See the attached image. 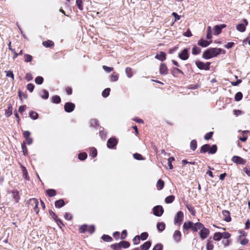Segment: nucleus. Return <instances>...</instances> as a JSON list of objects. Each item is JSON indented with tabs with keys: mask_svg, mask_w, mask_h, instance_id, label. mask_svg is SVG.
Masks as SVG:
<instances>
[{
	"mask_svg": "<svg viewBox=\"0 0 250 250\" xmlns=\"http://www.w3.org/2000/svg\"><path fill=\"white\" fill-rule=\"evenodd\" d=\"M221 48H211L205 51L202 55V57L206 60L217 56L221 52Z\"/></svg>",
	"mask_w": 250,
	"mask_h": 250,
	"instance_id": "1",
	"label": "nucleus"
},
{
	"mask_svg": "<svg viewBox=\"0 0 250 250\" xmlns=\"http://www.w3.org/2000/svg\"><path fill=\"white\" fill-rule=\"evenodd\" d=\"M195 64L199 69L208 70L209 69L210 62H207V63H204L202 62L197 61L195 62Z\"/></svg>",
	"mask_w": 250,
	"mask_h": 250,
	"instance_id": "2",
	"label": "nucleus"
},
{
	"mask_svg": "<svg viewBox=\"0 0 250 250\" xmlns=\"http://www.w3.org/2000/svg\"><path fill=\"white\" fill-rule=\"evenodd\" d=\"M184 219V214L181 211H179L174 217V224L181 225Z\"/></svg>",
	"mask_w": 250,
	"mask_h": 250,
	"instance_id": "3",
	"label": "nucleus"
},
{
	"mask_svg": "<svg viewBox=\"0 0 250 250\" xmlns=\"http://www.w3.org/2000/svg\"><path fill=\"white\" fill-rule=\"evenodd\" d=\"M153 214L156 216H161L164 213V209L161 206H156L153 208Z\"/></svg>",
	"mask_w": 250,
	"mask_h": 250,
	"instance_id": "4",
	"label": "nucleus"
},
{
	"mask_svg": "<svg viewBox=\"0 0 250 250\" xmlns=\"http://www.w3.org/2000/svg\"><path fill=\"white\" fill-rule=\"evenodd\" d=\"M248 22L246 19L243 20V23H239L236 25V29L241 32H244L246 30V26L248 25Z\"/></svg>",
	"mask_w": 250,
	"mask_h": 250,
	"instance_id": "5",
	"label": "nucleus"
},
{
	"mask_svg": "<svg viewBox=\"0 0 250 250\" xmlns=\"http://www.w3.org/2000/svg\"><path fill=\"white\" fill-rule=\"evenodd\" d=\"M29 204L30 206L33 207L34 210L37 213H38L39 210L38 208L39 202L37 199L35 198L30 199L29 201Z\"/></svg>",
	"mask_w": 250,
	"mask_h": 250,
	"instance_id": "6",
	"label": "nucleus"
},
{
	"mask_svg": "<svg viewBox=\"0 0 250 250\" xmlns=\"http://www.w3.org/2000/svg\"><path fill=\"white\" fill-rule=\"evenodd\" d=\"M231 161L238 165H244L246 163V161L245 159L238 156H233L231 158Z\"/></svg>",
	"mask_w": 250,
	"mask_h": 250,
	"instance_id": "7",
	"label": "nucleus"
},
{
	"mask_svg": "<svg viewBox=\"0 0 250 250\" xmlns=\"http://www.w3.org/2000/svg\"><path fill=\"white\" fill-rule=\"evenodd\" d=\"M118 143V141L115 138H110L107 142V146L109 148H113Z\"/></svg>",
	"mask_w": 250,
	"mask_h": 250,
	"instance_id": "8",
	"label": "nucleus"
},
{
	"mask_svg": "<svg viewBox=\"0 0 250 250\" xmlns=\"http://www.w3.org/2000/svg\"><path fill=\"white\" fill-rule=\"evenodd\" d=\"M209 233V229L203 226L200 231V236L202 239H205L208 237Z\"/></svg>",
	"mask_w": 250,
	"mask_h": 250,
	"instance_id": "9",
	"label": "nucleus"
},
{
	"mask_svg": "<svg viewBox=\"0 0 250 250\" xmlns=\"http://www.w3.org/2000/svg\"><path fill=\"white\" fill-rule=\"evenodd\" d=\"M179 57L182 60H186L188 57V49L185 48L179 54Z\"/></svg>",
	"mask_w": 250,
	"mask_h": 250,
	"instance_id": "10",
	"label": "nucleus"
},
{
	"mask_svg": "<svg viewBox=\"0 0 250 250\" xmlns=\"http://www.w3.org/2000/svg\"><path fill=\"white\" fill-rule=\"evenodd\" d=\"M75 107V105L74 104L68 102L64 104V108L66 112H71L74 110Z\"/></svg>",
	"mask_w": 250,
	"mask_h": 250,
	"instance_id": "11",
	"label": "nucleus"
},
{
	"mask_svg": "<svg viewBox=\"0 0 250 250\" xmlns=\"http://www.w3.org/2000/svg\"><path fill=\"white\" fill-rule=\"evenodd\" d=\"M226 27V25L224 24L215 25L213 28L214 34L215 35H219L221 33L222 29Z\"/></svg>",
	"mask_w": 250,
	"mask_h": 250,
	"instance_id": "12",
	"label": "nucleus"
},
{
	"mask_svg": "<svg viewBox=\"0 0 250 250\" xmlns=\"http://www.w3.org/2000/svg\"><path fill=\"white\" fill-rule=\"evenodd\" d=\"M181 232L179 230H176L173 234V239L175 242L178 243L181 241Z\"/></svg>",
	"mask_w": 250,
	"mask_h": 250,
	"instance_id": "13",
	"label": "nucleus"
},
{
	"mask_svg": "<svg viewBox=\"0 0 250 250\" xmlns=\"http://www.w3.org/2000/svg\"><path fill=\"white\" fill-rule=\"evenodd\" d=\"M193 222L191 221H188V222H185L183 226V229L184 232H186L188 233L189 229H192Z\"/></svg>",
	"mask_w": 250,
	"mask_h": 250,
	"instance_id": "14",
	"label": "nucleus"
},
{
	"mask_svg": "<svg viewBox=\"0 0 250 250\" xmlns=\"http://www.w3.org/2000/svg\"><path fill=\"white\" fill-rule=\"evenodd\" d=\"M160 73L161 74L166 75L168 73V69L166 64L161 63L159 67Z\"/></svg>",
	"mask_w": 250,
	"mask_h": 250,
	"instance_id": "15",
	"label": "nucleus"
},
{
	"mask_svg": "<svg viewBox=\"0 0 250 250\" xmlns=\"http://www.w3.org/2000/svg\"><path fill=\"white\" fill-rule=\"evenodd\" d=\"M222 214L224 216V219L227 222H229L231 218L230 216V212L227 210H223L222 211Z\"/></svg>",
	"mask_w": 250,
	"mask_h": 250,
	"instance_id": "16",
	"label": "nucleus"
},
{
	"mask_svg": "<svg viewBox=\"0 0 250 250\" xmlns=\"http://www.w3.org/2000/svg\"><path fill=\"white\" fill-rule=\"evenodd\" d=\"M203 225L200 222H197L195 224L193 223L192 230L194 232L197 231L199 229L201 230V229L203 228Z\"/></svg>",
	"mask_w": 250,
	"mask_h": 250,
	"instance_id": "17",
	"label": "nucleus"
},
{
	"mask_svg": "<svg viewBox=\"0 0 250 250\" xmlns=\"http://www.w3.org/2000/svg\"><path fill=\"white\" fill-rule=\"evenodd\" d=\"M211 42V41H208L203 39H200L198 42V45L203 47H206L208 46Z\"/></svg>",
	"mask_w": 250,
	"mask_h": 250,
	"instance_id": "18",
	"label": "nucleus"
},
{
	"mask_svg": "<svg viewBox=\"0 0 250 250\" xmlns=\"http://www.w3.org/2000/svg\"><path fill=\"white\" fill-rule=\"evenodd\" d=\"M155 59L164 61L166 59V53L164 52H160L159 54H157L155 56Z\"/></svg>",
	"mask_w": 250,
	"mask_h": 250,
	"instance_id": "19",
	"label": "nucleus"
},
{
	"mask_svg": "<svg viewBox=\"0 0 250 250\" xmlns=\"http://www.w3.org/2000/svg\"><path fill=\"white\" fill-rule=\"evenodd\" d=\"M151 243L150 241H146L141 246V249L142 250H148L150 247Z\"/></svg>",
	"mask_w": 250,
	"mask_h": 250,
	"instance_id": "20",
	"label": "nucleus"
},
{
	"mask_svg": "<svg viewBox=\"0 0 250 250\" xmlns=\"http://www.w3.org/2000/svg\"><path fill=\"white\" fill-rule=\"evenodd\" d=\"M172 75L174 77H177L178 73H181L182 74H184V73L182 71H181L180 69L174 67L171 70V72Z\"/></svg>",
	"mask_w": 250,
	"mask_h": 250,
	"instance_id": "21",
	"label": "nucleus"
},
{
	"mask_svg": "<svg viewBox=\"0 0 250 250\" xmlns=\"http://www.w3.org/2000/svg\"><path fill=\"white\" fill-rule=\"evenodd\" d=\"M165 228H166V225L164 222L157 223V229H158V230L159 231L162 232L165 229Z\"/></svg>",
	"mask_w": 250,
	"mask_h": 250,
	"instance_id": "22",
	"label": "nucleus"
},
{
	"mask_svg": "<svg viewBox=\"0 0 250 250\" xmlns=\"http://www.w3.org/2000/svg\"><path fill=\"white\" fill-rule=\"evenodd\" d=\"M210 148V145L208 144H206L203 145L200 150V153H204L207 152L209 153V148Z\"/></svg>",
	"mask_w": 250,
	"mask_h": 250,
	"instance_id": "23",
	"label": "nucleus"
},
{
	"mask_svg": "<svg viewBox=\"0 0 250 250\" xmlns=\"http://www.w3.org/2000/svg\"><path fill=\"white\" fill-rule=\"evenodd\" d=\"M164 182L162 180L159 179L156 184L157 189L159 190L162 189L164 187Z\"/></svg>",
	"mask_w": 250,
	"mask_h": 250,
	"instance_id": "24",
	"label": "nucleus"
},
{
	"mask_svg": "<svg viewBox=\"0 0 250 250\" xmlns=\"http://www.w3.org/2000/svg\"><path fill=\"white\" fill-rule=\"evenodd\" d=\"M64 204V202L62 199L57 200L55 202V207L57 208H60L63 207Z\"/></svg>",
	"mask_w": 250,
	"mask_h": 250,
	"instance_id": "25",
	"label": "nucleus"
},
{
	"mask_svg": "<svg viewBox=\"0 0 250 250\" xmlns=\"http://www.w3.org/2000/svg\"><path fill=\"white\" fill-rule=\"evenodd\" d=\"M21 168L22 169V172H23V177L24 179H25L27 180H29V177L28 176V172H27V170H26V168L22 165H21Z\"/></svg>",
	"mask_w": 250,
	"mask_h": 250,
	"instance_id": "26",
	"label": "nucleus"
},
{
	"mask_svg": "<svg viewBox=\"0 0 250 250\" xmlns=\"http://www.w3.org/2000/svg\"><path fill=\"white\" fill-rule=\"evenodd\" d=\"M12 114V107L11 104H8V108L5 110V115L6 117H9Z\"/></svg>",
	"mask_w": 250,
	"mask_h": 250,
	"instance_id": "27",
	"label": "nucleus"
},
{
	"mask_svg": "<svg viewBox=\"0 0 250 250\" xmlns=\"http://www.w3.org/2000/svg\"><path fill=\"white\" fill-rule=\"evenodd\" d=\"M46 192L49 197H53L56 194V191L54 189H47Z\"/></svg>",
	"mask_w": 250,
	"mask_h": 250,
	"instance_id": "28",
	"label": "nucleus"
},
{
	"mask_svg": "<svg viewBox=\"0 0 250 250\" xmlns=\"http://www.w3.org/2000/svg\"><path fill=\"white\" fill-rule=\"evenodd\" d=\"M175 199L174 195H169L165 198V202L167 204H170L173 202Z\"/></svg>",
	"mask_w": 250,
	"mask_h": 250,
	"instance_id": "29",
	"label": "nucleus"
},
{
	"mask_svg": "<svg viewBox=\"0 0 250 250\" xmlns=\"http://www.w3.org/2000/svg\"><path fill=\"white\" fill-rule=\"evenodd\" d=\"M120 248L123 247L124 248H127L129 247L130 244L127 241H122L119 242Z\"/></svg>",
	"mask_w": 250,
	"mask_h": 250,
	"instance_id": "30",
	"label": "nucleus"
},
{
	"mask_svg": "<svg viewBox=\"0 0 250 250\" xmlns=\"http://www.w3.org/2000/svg\"><path fill=\"white\" fill-rule=\"evenodd\" d=\"M42 44L46 47H49L54 45V42L52 41L48 40L47 41L43 42Z\"/></svg>",
	"mask_w": 250,
	"mask_h": 250,
	"instance_id": "31",
	"label": "nucleus"
},
{
	"mask_svg": "<svg viewBox=\"0 0 250 250\" xmlns=\"http://www.w3.org/2000/svg\"><path fill=\"white\" fill-rule=\"evenodd\" d=\"M13 196L14 201L17 203L18 202L19 200L20 199V196L19 195V192L17 190L13 191Z\"/></svg>",
	"mask_w": 250,
	"mask_h": 250,
	"instance_id": "32",
	"label": "nucleus"
},
{
	"mask_svg": "<svg viewBox=\"0 0 250 250\" xmlns=\"http://www.w3.org/2000/svg\"><path fill=\"white\" fill-rule=\"evenodd\" d=\"M201 52V49L197 46H194L192 49V53L193 55L199 54Z\"/></svg>",
	"mask_w": 250,
	"mask_h": 250,
	"instance_id": "33",
	"label": "nucleus"
},
{
	"mask_svg": "<svg viewBox=\"0 0 250 250\" xmlns=\"http://www.w3.org/2000/svg\"><path fill=\"white\" fill-rule=\"evenodd\" d=\"M190 149L192 150H195L197 148V142L195 140H193L191 141L190 144Z\"/></svg>",
	"mask_w": 250,
	"mask_h": 250,
	"instance_id": "34",
	"label": "nucleus"
},
{
	"mask_svg": "<svg viewBox=\"0 0 250 250\" xmlns=\"http://www.w3.org/2000/svg\"><path fill=\"white\" fill-rule=\"evenodd\" d=\"M52 101L55 104H59L61 102V98L58 95L54 96L52 97Z\"/></svg>",
	"mask_w": 250,
	"mask_h": 250,
	"instance_id": "35",
	"label": "nucleus"
},
{
	"mask_svg": "<svg viewBox=\"0 0 250 250\" xmlns=\"http://www.w3.org/2000/svg\"><path fill=\"white\" fill-rule=\"evenodd\" d=\"M217 149V147L216 145H212L211 147L210 146V148H209V154H214L216 153Z\"/></svg>",
	"mask_w": 250,
	"mask_h": 250,
	"instance_id": "36",
	"label": "nucleus"
},
{
	"mask_svg": "<svg viewBox=\"0 0 250 250\" xmlns=\"http://www.w3.org/2000/svg\"><path fill=\"white\" fill-rule=\"evenodd\" d=\"M222 238L221 232H215L213 235V239L215 241H219Z\"/></svg>",
	"mask_w": 250,
	"mask_h": 250,
	"instance_id": "37",
	"label": "nucleus"
},
{
	"mask_svg": "<svg viewBox=\"0 0 250 250\" xmlns=\"http://www.w3.org/2000/svg\"><path fill=\"white\" fill-rule=\"evenodd\" d=\"M29 117L33 120H36L38 118V114L35 111H31L29 113Z\"/></svg>",
	"mask_w": 250,
	"mask_h": 250,
	"instance_id": "38",
	"label": "nucleus"
},
{
	"mask_svg": "<svg viewBox=\"0 0 250 250\" xmlns=\"http://www.w3.org/2000/svg\"><path fill=\"white\" fill-rule=\"evenodd\" d=\"M243 97V94L241 92H238L235 95L234 99L236 101H240Z\"/></svg>",
	"mask_w": 250,
	"mask_h": 250,
	"instance_id": "39",
	"label": "nucleus"
},
{
	"mask_svg": "<svg viewBox=\"0 0 250 250\" xmlns=\"http://www.w3.org/2000/svg\"><path fill=\"white\" fill-rule=\"evenodd\" d=\"M35 82L38 84H41L43 82V78L41 76H38L35 78Z\"/></svg>",
	"mask_w": 250,
	"mask_h": 250,
	"instance_id": "40",
	"label": "nucleus"
},
{
	"mask_svg": "<svg viewBox=\"0 0 250 250\" xmlns=\"http://www.w3.org/2000/svg\"><path fill=\"white\" fill-rule=\"evenodd\" d=\"M186 207L189 211V212L191 213L192 215H195V211L194 209V208L189 205H186Z\"/></svg>",
	"mask_w": 250,
	"mask_h": 250,
	"instance_id": "41",
	"label": "nucleus"
},
{
	"mask_svg": "<svg viewBox=\"0 0 250 250\" xmlns=\"http://www.w3.org/2000/svg\"><path fill=\"white\" fill-rule=\"evenodd\" d=\"M102 239L105 242H110L112 240L111 237L108 235L104 234L102 237Z\"/></svg>",
	"mask_w": 250,
	"mask_h": 250,
	"instance_id": "42",
	"label": "nucleus"
},
{
	"mask_svg": "<svg viewBox=\"0 0 250 250\" xmlns=\"http://www.w3.org/2000/svg\"><path fill=\"white\" fill-rule=\"evenodd\" d=\"M125 73L127 76L128 78H131L133 76V74L132 72V69L130 67H126L125 69Z\"/></svg>",
	"mask_w": 250,
	"mask_h": 250,
	"instance_id": "43",
	"label": "nucleus"
},
{
	"mask_svg": "<svg viewBox=\"0 0 250 250\" xmlns=\"http://www.w3.org/2000/svg\"><path fill=\"white\" fill-rule=\"evenodd\" d=\"M213 248L214 246L213 245L212 242L208 241L206 246L207 250H213Z\"/></svg>",
	"mask_w": 250,
	"mask_h": 250,
	"instance_id": "44",
	"label": "nucleus"
},
{
	"mask_svg": "<svg viewBox=\"0 0 250 250\" xmlns=\"http://www.w3.org/2000/svg\"><path fill=\"white\" fill-rule=\"evenodd\" d=\"M141 238L139 235H136L133 239V242L134 245H138L140 242Z\"/></svg>",
	"mask_w": 250,
	"mask_h": 250,
	"instance_id": "45",
	"label": "nucleus"
},
{
	"mask_svg": "<svg viewBox=\"0 0 250 250\" xmlns=\"http://www.w3.org/2000/svg\"><path fill=\"white\" fill-rule=\"evenodd\" d=\"M87 155L85 152L81 153L79 155V159L82 161L86 159Z\"/></svg>",
	"mask_w": 250,
	"mask_h": 250,
	"instance_id": "46",
	"label": "nucleus"
},
{
	"mask_svg": "<svg viewBox=\"0 0 250 250\" xmlns=\"http://www.w3.org/2000/svg\"><path fill=\"white\" fill-rule=\"evenodd\" d=\"M110 89L109 88H107L105 89L102 92V96L104 97H107L110 93Z\"/></svg>",
	"mask_w": 250,
	"mask_h": 250,
	"instance_id": "47",
	"label": "nucleus"
},
{
	"mask_svg": "<svg viewBox=\"0 0 250 250\" xmlns=\"http://www.w3.org/2000/svg\"><path fill=\"white\" fill-rule=\"evenodd\" d=\"M133 157L134 159L138 160H144V158L143 157L142 155L137 153H134L133 154Z\"/></svg>",
	"mask_w": 250,
	"mask_h": 250,
	"instance_id": "48",
	"label": "nucleus"
},
{
	"mask_svg": "<svg viewBox=\"0 0 250 250\" xmlns=\"http://www.w3.org/2000/svg\"><path fill=\"white\" fill-rule=\"evenodd\" d=\"M140 236L141 239H142V240H145L147 238V237L148 236V234L147 232H143L141 233V234Z\"/></svg>",
	"mask_w": 250,
	"mask_h": 250,
	"instance_id": "49",
	"label": "nucleus"
},
{
	"mask_svg": "<svg viewBox=\"0 0 250 250\" xmlns=\"http://www.w3.org/2000/svg\"><path fill=\"white\" fill-rule=\"evenodd\" d=\"M111 248L114 250H120L121 248L119 243L112 245Z\"/></svg>",
	"mask_w": 250,
	"mask_h": 250,
	"instance_id": "50",
	"label": "nucleus"
},
{
	"mask_svg": "<svg viewBox=\"0 0 250 250\" xmlns=\"http://www.w3.org/2000/svg\"><path fill=\"white\" fill-rule=\"evenodd\" d=\"M43 95H42V98L44 99H47L49 97V93L46 90H43L42 91Z\"/></svg>",
	"mask_w": 250,
	"mask_h": 250,
	"instance_id": "51",
	"label": "nucleus"
},
{
	"mask_svg": "<svg viewBox=\"0 0 250 250\" xmlns=\"http://www.w3.org/2000/svg\"><path fill=\"white\" fill-rule=\"evenodd\" d=\"M32 57L28 54H25L24 55V61L26 62H30L32 61Z\"/></svg>",
	"mask_w": 250,
	"mask_h": 250,
	"instance_id": "52",
	"label": "nucleus"
},
{
	"mask_svg": "<svg viewBox=\"0 0 250 250\" xmlns=\"http://www.w3.org/2000/svg\"><path fill=\"white\" fill-rule=\"evenodd\" d=\"M91 152L90 154V156L91 157H95L97 155V151L96 148L92 147L91 148Z\"/></svg>",
	"mask_w": 250,
	"mask_h": 250,
	"instance_id": "53",
	"label": "nucleus"
},
{
	"mask_svg": "<svg viewBox=\"0 0 250 250\" xmlns=\"http://www.w3.org/2000/svg\"><path fill=\"white\" fill-rule=\"evenodd\" d=\"M77 5L78 6L79 9L81 10L83 9L82 3L83 1L82 0H76Z\"/></svg>",
	"mask_w": 250,
	"mask_h": 250,
	"instance_id": "54",
	"label": "nucleus"
},
{
	"mask_svg": "<svg viewBox=\"0 0 250 250\" xmlns=\"http://www.w3.org/2000/svg\"><path fill=\"white\" fill-rule=\"evenodd\" d=\"M221 236L224 239H227L230 237V234L228 232H224L221 233Z\"/></svg>",
	"mask_w": 250,
	"mask_h": 250,
	"instance_id": "55",
	"label": "nucleus"
},
{
	"mask_svg": "<svg viewBox=\"0 0 250 250\" xmlns=\"http://www.w3.org/2000/svg\"><path fill=\"white\" fill-rule=\"evenodd\" d=\"M152 250H163V245L161 244H157L154 246Z\"/></svg>",
	"mask_w": 250,
	"mask_h": 250,
	"instance_id": "56",
	"label": "nucleus"
},
{
	"mask_svg": "<svg viewBox=\"0 0 250 250\" xmlns=\"http://www.w3.org/2000/svg\"><path fill=\"white\" fill-rule=\"evenodd\" d=\"M103 69L105 71H106L107 72H110L112 71L113 70V67H108V66H105V65H103Z\"/></svg>",
	"mask_w": 250,
	"mask_h": 250,
	"instance_id": "57",
	"label": "nucleus"
},
{
	"mask_svg": "<svg viewBox=\"0 0 250 250\" xmlns=\"http://www.w3.org/2000/svg\"><path fill=\"white\" fill-rule=\"evenodd\" d=\"M90 233H92L95 231V227L93 225H91L88 227H87L86 229Z\"/></svg>",
	"mask_w": 250,
	"mask_h": 250,
	"instance_id": "58",
	"label": "nucleus"
},
{
	"mask_svg": "<svg viewBox=\"0 0 250 250\" xmlns=\"http://www.w3.org/2000/svg\"><path fill=\"white\" fill-rule=\"evenodd\" d=\"M212 135H213V132H209L207 133L205 135L204 138H205V140H208L210 139L212 137Z\"/></svg>",
	"mask_w": 250,
	"mask_h": 250,
	"instance_id": "59",
	"label": "nucleus"
},
{
	"mask_svg": "<svg viewBox=\"0 0 250 250\" xmlns=\"http://www.w3.org/2000/svg\"><path fill=\"white\" fill-rule=\"evenodd\" d=\"M99 133H100V135L102 139L105 140L106 137V133H104V128H103L102 130H100Z\"/></svg>",
	"mask_w": 250,
	"mask_h": 250,
	"instance_id": "60",
	"label": "nucleus"
},
{
	"mask_svg": "<svg viewBox=\"0 0 250 250\" xmlns=\"http://www.w3.org/2000/svg\"><path fill=\"white\" fill-rule=\"evenodd\" d=\"M49 215L52 216V217L55 221L57 219V218H58L57 216L52 210H49Z\"/></svg>",
	"mask_w": 250,
	"mask_h": 250,
	"instance_id": "61",
	"label": "nucleus"
},
{
	"mask_svg": "<svg viewBox=\"0 0 250 250\" xmlns=\"http://www.w3.org/2000/svg\"><path fill=\"white\" fill-rule=\"evenodd\" d=\"M34 88V85L32 83H28L27 85V89L31 92H32Z\"/></svg>",
	"mask_w": 250,
	"mask_h": 250,
	"instance_id": "62",
	"label": "nucleus"
},
{
	"mask_svg": "<svg viewBox=\"0 0 250 250\" xmlns=\"http://www.w3.org/2000/svg\"><path fill=\"white\" fill-rule=\"evenodd\" d=\"M25 79L28 82L31 81L33 79V77L32 76V74L30 73H27L25 76Z\"/></svg>",
	"mask_w": 250,
	"mask_h": 250,
	"instance_id": "63",
	"label": "nucleus"
},
{
	"mask_svg": "<svg viewBox=\"0 0 250 250\" xmlns=\"http://www.w3.org/2000/svg\"><path fill=\"white\" fill-rule=\"evenodd\" d=\"M87 226L86 225L82 226L79 229L80 232L81 233L84 232L87 229Z\"/></svg>",
	"mask_w": 250,
	"mask_h": 250,
	"instance_id": "64",
	"label": "nucleus"
}]
</instances>
